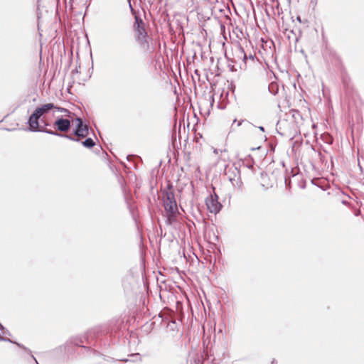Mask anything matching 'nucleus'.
<instances>
[{
    "mask_svg": "<svg viewBox=\"0 0 364 364\" xmlns=\"http://www.w3.org/2000/svg\"><path fill=\"white\" fill-rule=\"evenodd\" d=\"M164 206L167 215L169 223L175 220L178 212L177 203L175 199L174 192L171 187H168L164 195Z\"/></svg>",
    "mask_w": 364,
    "mask_h": 364,
    "instance_id": "nucleus-1",
    "label": "nucleus"
},
{
    "mask_svg": "<svg viewBox=\"0 0 364 364\" xmlns=\"http://www.w3.org/2000/svg\"><path fill=\"white\" fill-rule=\"evenodd\" d=\"M134 30L135 32L136 40L144 49H148L149 43L146 40L147 33L145 30V25L144 21L138 16H135Z\"/></svg>",
    "mask_w": 364,
    "mask_h": 364,
    "instance_id": "nucleus-2",
    "label": "nucleus"
},
{
    "mask_svg": "<svg viewBox=\"0 0 364 364\" xmlns=\"http://www.w3.org/2000/svg\"><path fill=\"white\" fill-rule=\"evenodd\" d=\"M53 109H58L62 114V117H70L71 114L68 109L55 107L53 103L45 104L40 107H37L35 109V112H36V114H38L39 117H41L43 114Z\"/></svg>",
    "mask_w": 364,
    "mask_h": 364,
    "instance_id": "nucleus-3",
    "label": "nucleus"
},
{
    "mask_svg": "<svg viewBox=\"0 0 364 364\" xmlns=\"http://www.w3.org/2000/svg\"><path fill=\"white\" fill-rule=\"evenodd\" d=\"M53 109H58L62 114V117H70L71 114L68 109L55 107L53 103L45 104L40 107H37L35 109V112H36V114H38L39 117H41L43 114Z\"/></svg>",
    "mask_w": 364,
    "mask_h": 364,
    "instance_id": "nucleus-4",
    "label": "nucleus"
},
{
    "mask_svg": "<svg viewBox=\"0 0 364 364\" xmlns=\"http://www.w3.org/2000/svg\"><path fill=\"white\" fill-rule=\"evenodd\" d=\"M205 203L209 211L215 214L218 213L222 208L216 194L210 195V197L207 198Z\"/></svg>",
    "mask_w": 364,
    "mask_h": 364,
    "instance_id": "nucleus-5",
    "label": "nucleus"
},
{
    "mask_svg": "<svg viewBox=\"0 0 364 364\" xmlns=\"http://www.w3.org/2000/svg\"><path fill=\"white\" fill-rule=\"evenodd\" d=\"M70 117H62L61 118H58L54 122V127L60 132H66L70 128Z\"/></svg>",
    "mask_w": 364,
    "mask_h": 364,
    "instance_id": "nucleus-6",
    "label": "nucleus"
},
{
    "mask_svg": "<svg viewBox=\"0 0 364 364\" xmlns=\"http://www.w3.org/2000/svg\"><path fill=\"white\" fill-rule=\"evenodd\" d=\"M77 127L74 132L75 136L79 138H85L88 135V126L83 124L80 118L76 119Z\"/></svg>",
    "mask_w": 364,
    "mask_h": 364,
    "instance_id": "nucleus-7",
    "label": "nucleus"
},
{
    "mask_svg": "<svg viewBox=\"0 0 364 364\" xmlns=\"http://www.w3.org/2000/svg\"><path fill=\"white\" fill-rule=\"evenodd\" d=\"M41 117L34 112L30 116L28 119L29 129L31 131H37L39 127L38 119Z\"/></svg>",
    "mask_w": 364,
    "mask_h": 364,
    "instance_id": "nucleus-8",
    "label": "nucleus"
},
{
    "mask_svg": "<svg viewBox=\"0 0 364 364\" xmlns=\"http://www.w3.org/2000/svg\"><path fill=\"white\" fill-rule=\"evenodd\" d=\"M200 1V0H186V6L191 11H195L198 9Z\"/></svg>",
    "mask_w": 364,
    "mask_h": 364,
    "instance_id": "nucleus-9",
    "label": "nucleus"
},
{
    "mask_svg": "<svg viewBox=\"0 0 364 364\" xmlns=\"http://www.w3.org/2000/svg\"><path fill=\"white\" fill-rule=\"evenodd\" d=\"M84 146L87 148H92L95 146V143L91 138H87L85 141L82 142Z\"/></svg>",
    "mask_w": 364,
    "mask_h": 364,
    "instance_id": "nucleus-10",
    "label": "nucleus"
},
{
    "mask_svg": "<svg viewBox=\"0 0 364 364\" xmlns=\"http://www.w3.org/2000/svg\"><path fill=\"white\" fill-rule=\"evenodd\" d=\"M242 122H243V121H237L236 119H235V120L233 121V124H236V123H237V127H239V126H240V125H241V124H242Z\"/></svg>",
    "mask_w": 364,
    "mask_h": 364,
    "instance_id": "nucleus-11",
    "label": "nucleus"
},
{
    "mask_svg": "<svg viewBox=\"0 0 364 364\" xmlns=\"http://www.w3.org/2000/svg\"><path fill=\"white\" fill-rule=\"evenodd\" d=\"M69 138H70L71 140L78 141V139H75V138H73V137H70V136Z\"/></svg>",
    "mask_w": 364,
    "mask_h": 364,
    "instance_id": "nucleus-12",
    "label": "nucleus"
},
{
    "mask_svg": "<svg viewBox=\"0 0 364 364\" xmlns=\"http://www.w3.org/2000/svg\"><path fill=\"white\" fill-rule=\"evenodd\" d=\"M246 58H247L246 55H245V54H244V60H246Z\"/></svg>",
    "mask_w": 364,
    "mask_h": 364,
    "instance_id": "nucleus-13",
    "label": "nucleus"
},
{
    "mask_svg": "<svg viewBox=\"0 0 364 364\" xmlns=\"http://www.w3.org/2000/svg\"><path fill=\"white\" fill-rule=\"evenodd\" d=\"M297 19L299 22H301V19H300V17H297Z\"/></svg>",
    "mask_w": 364,
    "mask_h": 364,
    "instance_id": "nucleus-14",
    "label": "nucleus"
},
{
    "mask_svg": "<svg viewBox=\"0 0 364 364\" xmlns=\"http://www.w3.org/2000/svg\"><path fill=\"white\" fill-rule=\"evenodd\" d=\"M196 364H198V363H196Z\"/></svg>",
    "mask_w": 364,
    "mask_h": 364,
    "instance_id": "nucleus-15",
    "label": "nucleus"
}]
</instances>
